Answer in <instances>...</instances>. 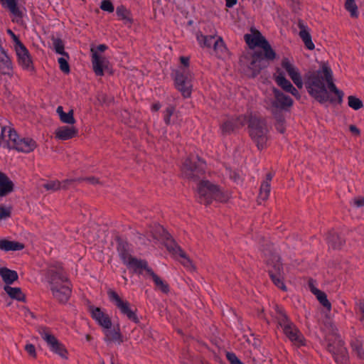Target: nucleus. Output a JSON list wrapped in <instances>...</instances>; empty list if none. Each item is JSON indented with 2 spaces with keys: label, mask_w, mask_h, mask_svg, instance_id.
Here are the masks:
<instances>
[{
  "label": "nucleus",
  "mask_w": 364,
  "mask_h": 364,
  "mask_svg": "<svg viewBox=\"0 0 364 364\" xmlns=\"http://www.w3.org/2000/svg\"><path fill=\"white\" fill-rule=\"evenodd\" d=\"M293 82L299 89L303 87L304 84L309 95L319 103L330 102H334L336 100L331 97L328 89L337 97V102L341 104L344 93L338 90L333 82V75L331 69L323 65L321 70L309 71L304 75V82L299 70L290 77Z\"/></svg>",
  "instance_id": "nucleus-1"
},
{
  "label": "nucleus",
  "mask_w": 364,
  "mask_h": 364,
  "mask_svg": "<svg viewBox=\"0 0 364 364\" xmlns=\"http://www.w3.org/2000/svg\"><path fill=\"white\" fill-rule=\"evenodd\" d=\"M251 33L245 35L244 38L250 48L259 47L262 51H255L250 56L245 55L240 61L247 64L246 74L250 77H255L261 70L269 65V61H273L277 54L269 43L256 28L250 29Z\"/></svg>",
  "instance_id": "nucleus-2"
},
{
  "label": "nucleus",
  "mask_w": 364,
  "mask_h": 364,
  "mask_svg": "<svg viewBox=\"0 0 364 364\" xmlns=\"http://www.w3.org/2000/svg\"><path fill=\"white\" fill-rule=\"evenodd\" d=\"M46 279L53 299L61 304H66L71 296L72 290L63 268L60 264L50 265Z\"/></svg>",
  "instance_id": "nucleus-3"
},
{
  "label": "nucleus",
  "mask_w": 364,
  "mask_h": 364,
  "mask_svg": "<svg viewBox=\"0 0 364 364\" xmlns=\"http://www.w3.org/2000/svg\"><path fill=\"white\" fill-rule=\"evenodd\" d=\"M196 192L198 203L205 206L213 200L227 203L231 198L230 192L221 190L218 185L205 178L196 184Z\"/></svg>",
  "instance_id": "nucleus-4"
},
{
  "label": "nucleus",
  "mask_w": 364,
  "mask_h": 364,
  "mask_svg": "<svg viewBox=\"0 0 364 364\" xmlns=\"http://www.w3.org/2000/svg\"><path fill=\"white\" fill-rule=\"evenodd\" d=\"M248 132L250 136L259 151L267 147L269 129L264 119L251 116L249 120Z\"/></svg>",
  "instance_id": "nucleus-5"
},
{
  "label": "nucleus",
  "mask_w": 364,
  "mask_h": 364,
  "mask_svg": "<svg viewBox=\"0 0 364 364\" xmlns=\"http://www.w3.org/2000/svg\"><path fill=\"white\" fill-rule=\"evenodd\" d=\"M266 255V267L271 280L276 287L282 291H287V288L284 283V269L280 256L271 251Z\"/></svg>",
  "instance_id": "nucleus-6"
},
{
  "label": "nucleus",
  "mask_w": 364,
  "mask_h": 364,
  "mask_svg": "<svg viewBox=\"0 0 364 364\" xmlns=\"http://www.w3.org/2000/svg\"><path fill=\"white\" fill-rule=\"evenodd\" d=\"M277 322L284 335L297 347L304 345V338L296 325L290 321L284 311L276 306Z\"/></svg>",
  "instance_id": "nucleus-7"
},
{
  "label": "nucleus",
  "mask_w": 364,
  "mask_h": 364,
  "mask_svg": "<svg viewBox=\"0 0 364 364\" xmlns=\"http://www.w3.org/2000/svg\"><path fill=\"white\" fill-rule=\"evenodd\" d=\"M183 176L189 181L197 184L205 178L203 164L197 157H188L181 167Z\"/></svg>",
  "instance_id": "nucleus-8"
},
{
  "label": "nucleus",
  "mask_w": 364,
  "mask_h": 364,
  "mask_svg": "<svg viewBox=\"0 0 364 364\" xmlns=\"http://www.w3.org/2000/svg\"><path fill=\"white\" fill-rule=\"evenodd\" d=\"M193 75L188 68H180L175 71L174 85L184 98H189L193 90Z\"/></svg>",
  "instance_id": "nucleus-9"
},
{
  "label": "nucleus",
  "mask_w": 364,
  "mask_h": 364,
  "mask_svg": "<svg viewBox=\"0 0 364 364\" xmlns=\"http://www.w3.org/2000/svg\"><path fill=\"white\" fill-rule=\"evenodd\" d=\"M43 340L46 343L51 352L58 355L62 359H68V350L63 343L58 341V339L53 335L49 328L46 327H41L38 330Z\"/></svg>",
  "instance_id": "nucleus-10"
},
{
  "label": "nucleus",
  "mask_w": 364,
  "mask_h": 364,
  "mask_svg": "<svg viewBox=\"0 0 364 364\" xmlns=\"http://www.w3.org/2000/svg\"><path fill=\"white\" fill-rule=\"evenodd\" d=\"M272 92L274 97L269 105L271 112L277 113L289 111L293 105V100L277 88L273 87Z\"/></svg>",
  "instance_id": "nucleus-11"
},
{
  "label": "nucleus",
  "mask_w": 364,
  "mask_h": 364,
  "mask_svg": "<svg viewBox=\"0 0 364 364\" xmlns=\"http://www.w3.org/2000/svg\"><path fill=\"white\" fill-rule=\"evenodd\" d=\"M328 341L327 349L333 354L335 361L338 364H344L348 359V352L343 342L336 335H333L332 338H328Z\"/></svg>",
  "instance_id": "nucleus-12"
},
{
  "label": "nucleus",
  "mask_w": 364,
  "mask_h": 364,
  "mask_svg": "<svg viewBox=\"0 0 364 364\" xmlns=\"http://www.w3.org/2000/svg\"><path fill=\"white\" fill-rule=\"evenodd\" d=\"M92 53V67L95 74L97 76H102L105 73L109 75L113 74V70L108 59L102 55H100L95 48H91Z\"/></svg>",
  "instance_id": "nucleus-13"
},
{
  "label": "nucleus",
  "mask_w": 364,
  "mask_h": 364,
  "mask_svg": "<svg viewBox=\"0 0 364 364\" xmlns=\"http://www.w3.org/2000/svg\"><path fill=\"white\" fill-rule=\"evenodd\" d=\"M109 299L115 303L117 308L119 309L121 313L125 315L129 320L135 323H139V319L135 311L130 309V304L127 301H123L117 293L112 289L107 291Z\"/></svg>",
  "instance_id": "nucleus-14"
},
{
  "label": "nucleus",
  "mask_w": 364,
  "mask_h": 364,
  "mask_svg": "<svg viewBox=\"0 0 364 364\" xmlns=\"http://www.w3.org/2000/svg\"><path fill=\"white\" fill-rule=\"evenodd\" d=\"M19 65L23 69L33 73L35 68L28 49L22 43L14 47Z\"/></svg>",
  "instance_id": "nucleus-15"
},
{
  "label": "nucleus",
  "mask_w": 364,
  "mask_h": 364,
  "mask_svg": "<svg viewBox=\"0 0 364 364\" xmlns=\"http://www.w3.org/2000/svg\"><path fill=\"white\" fill-rule=\"evenodd\" d=\"M326 241L328 246L334 250H341L346 244L345 235L334 229L327 232Z\"/></svg>",
  "instance_id": "nucleus-16"
},
{
  "label": "nucleus",
  "mask_w": 364,
  "mask_h": 364,
  "mask_svg": "<svg viewBox=\"0 0 364 364\" xmlns=\"http://www.w3.org/2000/svg\"><path fill=\"white\" fill-rule=\"evenodd\" d=\"M105 334V341L108 346L117 345L119 346L124 342V336L121 333L119 325H117L113 328L111 327L105 328L103 329Z\"/></svg>",
  "instance_id": "nucleus-17"
},
{
  "label": "nucleus",
  "mask_w": 364,
  "mask_h": 364,
  "mask_svg": "<svg viewBox=\"0 0 364 364\" xmlns=\"http://www.w3.org/2000/svg\"><path fill=\"white\" fill-rule=\"evenodd\" d=\"M198 40L203 42V46L208 48L213 46L214 50L217 53H224L226 51V48L222 38L219 37L218 39L215 38V36H198Z\"/></svg>",
  "instance_id": "nucleus-18"
},
{
  "label": "nucleus",
  "mask_w": 364,
  "mask_h": 364,
  "mask_svg": "<svg viewBox=\"0 0 364 364\" xmlns=\"http://www.w3.org/2000/svg\"><path fill=\"white\" fill-rule=\"evenodd\" d=\"M274 78L277 84L281 87L284 91L291 93L297 99H300L301 96L299 91L293 86L291 82L284 77L282 72L277 70V74L274 75Z\"/></svg>",
  "instance_id": "nucleus-19"
},
{
  "label": "nucleus",
  "mask_w": 364,
  "mask_h": 364,
  "mask_svg": "<svg viewBox=\"0 0 364 364\" xmlns=\"http://www.w3.org/2000/svg\"><path fill=\"white\" fill-rule=\"evenodd\" d=\"M90 312L93 319L105 329L112 327V321L109 316L103 312L100 308L91 306L89 307Z\"/></svg>",
  "instance_id": "nucleus-20"
},
{
  "label": "nucleus",
  "mask_w": 364,
  "mask_h": 364,
  "mask_svg": "<svg viewBox=\"0 0 364 364\" xmlns=\"http://www.w3.org/2000/svg\"><path fill=\"white\" fill-rule=\"evenodd\" d=\"M272 178L273 174L270 172L267 173L266 174L265 179L261 183L259 195L257 200L258 205H262L269 198Z\"/></svg>",
  "instance_id": "nucleus-21"
},
{
  "label": "nucleus",
  "mask_w": 364,
  "mask_h": 364,
  "mask_svg": "<svg viewBox=\"0 0 364 364\" xmlns=\"http://www.w3.org/2000/svg\"><path fill=\"white\" fill-rule=\"evenodd\" d=\"M297 26L299 28V36L302 40L305 47L309 50H314L315 46L312 41L308 26L301 19L298 20Z\"/></svg>",
  "instance_id": "nucleus-22"
},
{
  "label": "nucleus",
  "mask_w": 364,
  "mask_h": 364,
  "mask_svg": "<svg viewBox=\"0 0 364 364\" xmlns=\"http://www.w3.org/2000/svg\"><path fill=\"white\" fill-rule=\"evenodd\" d=\"M78 134L77 129L74 126H63L58 127L55 132L56 139L62 141L71 139Z\"/></svg>",
  "instance_id": "nucleus-23"
},
{
  "label": "nucleus",
  "mask_w": 364,
  "mask_h": 364,
  "mask_svg": "<svg viewBox=\"0 0 364 364\" xmlns=\"http://www.w3.org/2000/svg\"><path fill=\"white\" fill-rule=\"evenodd\" d=\"M15 189L14 182L8 177V176L0 171V198L5 197Z\"/></svg>",
  "instance_id": "nucleus-24"
},
{
  "label": "nucleus",
  "mask_w": 364,
  "mask_h": 364,
  "mask_svg": "<svg viewBox=\"0 0 364 364\" xmlns=\"http://www.w3.org/2000/svg\"><path fill=\"white\" fill-rule=\"evenodd\" d=\"M128 268L132 269L133 271L138 274H142L143 271H145L146 275L148 274V269H151L148 266V263L144 259H139L134 257H133L126 264Z\"/></svg>",
  "instance_id": "nucleus-25"
},
{
  "label": "nucleus",
  "mask_w": 364,
  "mask_h": 364,
  "mask_svg": "<svg viewBox=\"0 0 364 364\" xmlns=\"http://www.w3.org/2000/svg\"><path fill=\"white\" fill-rule=\"evenodd\" d=\"M37 146L36 141L31 138H22L18 141L14 149L18 151L24 153H30L33 151Z\"/></svg>",
  "instance_id": "nucleus-26"
},
{
  "label": "nucleus",
  "mask_w": 364,
  "mask_h": 364,
  "mask_svg": "<svg viewBox=\"0 0 364 364\" xmlns=\"http://www.w3.org/2000/svg\"><path fill=\"white\" fill-rule=\"evenodd\" d=\"M12 63L5 50H0V74L9 75Z\"/></svg>",
  "instance_id": "nucleus-27"
},
{
  "label": "nucleus",
  "mask_w": 364,
  "mask_h": 364,
  "mask_svg": "<svg viewBox=\"0 0 364 364\" xmlns=\"http://www.w3.org/2000/svg\"><path fill=\"white\" fill-rule=\"evenodd\" d=\"M221 133L223 136L234 134L239 129L238 124L235 122L234 118L224 120L220 125Z\"/></svg>",
  "instance_id": "nucleus-28"
},
{
  "label": "nucleus",
  "mask_w": 364,
  "mask_h": 364,
  "mask_svg": "<svg viewBox=\"0 0 364 364\" xmlns=\"http://www.w3.org/2000/svg\"><path fill=\"white\" fill-rule=\"evenodd\" d=\"M0 276L5 283V285L10 286L18 279V273L15 270H11L7 267L0 268Z\"/></svg>",
  "instance_id": "nucleus-29"
},
{
  "label": "nucleus",
  "mask_w": 364,
  "mask_h": 364,
  "mask_svg": "<svg viewBox=\"0 0 364 364\" xmlns=\"http://www.w3.org/2000/svg\"><path fill=\"white\" fill-rule=\"evenodd\" d=\"M24 247L23 243L17 241H11L6 239L0 240V250L6 252L21 250Z\"/></svg>",
  "instance_id": "nucleus-30"
},
{
  "label": "nucleus",
  "mask_w": 364,
  "mask_h": 364,
  "mask_svg": "<svg viewBox=\"0 0 364 364\" xmlns=\"http://www.w3.org/2000/svg\"><path fill=\"white\" fill-rule=\"evenodd\" d=\"M4 290L11 299H16L19 301H26V295L21 288L4 285Z\"/></svg>",
  "instance_id": "nucleus-31"
},
{
  "label": "nucleus",
  "mask_w": 364,
  "mask_h": 364,
  "mask_svg": "<svg viewBox=\"0 0 364 364\" xmlns=\"http://www.w3.org/2000/svg\"><path fill=\"white\" fill-rule=\"evenodd\" d=\"M56 112L59 116L60 120L63 123L71 125L75 123L73 109H70L68 113H66L63 111L62 106H58L57 107Z\"/></svg>",
  "instance_id": "nucleus-32"
},
{
  "label": "nucleus",
  "mask_w": 364,
  "mask_h": 364,
  "mask_svg": "<svg viewBox=\"0 0 364 364\" xmlns=\"http://www.w3.org/2000/svg\"><path fill=\"white\" fill-rule=\"evenodd\" d=\"M147 276L152 279L156 288L160 289L164 294H168L169 292L168 284L156 274L152 269H148Z\"/></svg>",
  "instance_id": "nucleus-33"
},
{
  "label": "nucleus",
  "mask_w": 364,
  "mask_h": 364,
  "mask_svg": "<svg viewBox=\"0 0 364 364\" xmlns=\"http://www.w3.org/2000/svg\"><path fill=\"white\" fill-rule=\"evenodd\" d=\"M275 119L274 127L280 134L286 132V120L282 112L272 113Z\"/></svg>",
  "instance_id": "nucleus-34"
},
{
  "label": "nucleus",
  "mask_w": 364,
  "mask_h": 364,
  "mask_svg": "<svg viewBox=\"0 0 364 364\" xmlns=\"http://www.w3.org/2000/svg\"><path fill=\"white\" fill-rule=\"evenodd\" d=\"M116 14L125 23H129L130 25L133 23V18L131 16L130 11L123 5L117 7Z\"/></svg>",
  "instance_id": "nucleus-35"
},
{
  "label": "nucleus",
  "mask_w": 364,
  "mask_h": 364,
  "mask_svg": "<svg viewBox=\"0 0 364 364\" xmlns=\"http://www.w3.org/2000/svg\"><path fill=\"white\" fill-rule=\"evenodd\" d=\"M50 39L53 42V48L55 51L58 54L62 55L63 56H65L68 59H69V54L65 51V45L62 39H60V38H56L54 36H52L50 37Z\"/></svg>",
  "instance_id": "nucleus-36"
},
{
  "label": "nucleus",
  "mask_w": 364,
  "mask_h": 364,
  "mask_svg": "<svg viewBox=\"0 0 364 364\" xmlns=\"http://www.w3.org/2000/svg\"><path fill=\"white\" fill-rule=\"evenodd\" d=\"M344 7L349 12L351 18H357L358 17V8L355 0H346Z\"/></svg>",
  "instance_id": "nucleus-37"
},
{
  "label": "nucleus",
  "mask_w": 364,
  "mask_h": 364,
  "mask_svg": "<svg viewBox=\"0 0 364 364\" xmlns=\"http://www.w3.org/2000/svg\"><path fill=\"white\" fill-rule=\"evenodd\" d=\"M119 257L123 261L124 264H126L133 256L130 254L128 245L127 244H120L118 247Z\"/></svg>",
  "instance_id": "nucleus-38"
},
{
  "label": "nucleus",
  "mask_w": 364,
  "mask_h": 364,
  "mask_svg": "<svg viewBox=\"0 0 364 364\" xmlns=\"http://www.w3.org/2000/svg\"><path fill=\"white\" fill-rule=\"evenodd\" d=\"M16 1L17 0H2V4L6 6L14 15L21 17L22 13L17 7Z\"/></svg>",
  "instance_id": "nucleus-39"
},
{
  "label": "nucleus",
  "mask_w": 364,
  "mask_h": 364,
  "mask_svg": "<svg viewBox=\"0 0 364 364\" xmlns=\"http://www.w3.org/2000/svg\"><path fill=\"white\" fill-rule=\"evenodd\" d=\"M348 105L350 108L355 110L360 109L363 107L362 100L353 95L348 97Z\"/></svg>",
  "instance_id": "nucleus-40"
},
{
  "label": "nucleus",
  "mask_w": 364,
  "mask_h": 364,
  "mask_svg": "<svg viewBox=\"0 0 364 364\" xmlns=\"http://www.w3.org/2000/svg\"><path fill=\"white\" fill-rule=\"evenodd\" d=\"M317 299L319 301L321 304L325 308H326L328 311L331 309V304L330 301L327 299V296L325 292L319 290L317 291L316 294H314Z\"/></svg>",
  "instance_id": "nucleus-41"
},
{
  "label": "nucleus",
  "mask_w": 364,
  "mask_h": 364,
  "mask_svg": "<svg viewBox=\"0 0 364 364\" xmlns=\"http://www.w3.org/2000/svg\"><path fill=\"white\" fill-rule=\"evenodd\" d=\"M282 66L287 71L289 76H292L298 71V69L292 65L287 58H284L282 60Z\"/></svg>",
  "instance_id": "nucleus-42"
},
{
  "label": "nucleus",
  "mask_w": 364,
  "mask_h": 364,
  "mask_svg": "<svg viewBox=\"0 0 364 364\" xmlns=\"http://www.w3.org/2000/svg\"><path fill=\"white\" fill-rule=\"evenodd\" d=\"M226 175L235 183L242 181V174L239 171L226 168Z\"/></svg>",
  "instance_id": "nucleus-43"
},
{
  "label": "nucleus",
  "mask_w": 364,
  "mask_h": 364,
  "mask_svg": "<svg viewBox=\"0 0 364 364\" xmlns=\"http://www.w3.org/2000/svg\"><path fill=\"white\" fill-rule=\"evenodd\" d=\"M179 256L183 259V261H181V264L188 269L191 271H196V267L193 264V261L188 257V255L185 253L184 251H181V254Z\"/></svg>",
  "instance_id": "nucleus-44"
},
{
  "label": "nucleus",
  "mask_w": 364,
  "mask_h": 364,
  "mask_svg": "<svg viewBox=\"0 0 364 364\" xmlns=\"http://www.w3.org/2000/svg\"><path fill=\"white\" fill-rule=\"evenodd\" d=\"M351 346H352L353 353H355L357 357L359 359H363L364 358V350H363L362 343L358 341H355L352 343Z\"/></svg>",
  "instance_id": "nucleus-45"
},
{
  "label": "nucleus",
  "mask_w": 364,
  "mask_h": 364,
  "mask_svg": "<svg viewBox=\"0 0 364 364\" xmlns=\"http://www.w3.org/2000/svg\"><path fill=\"white\" fill-rule=\"evenodd\" d=\"M167 250L174 255H180L181 251H183L181 247L173 240L167 241L166 244Z\"/></svg>",
  "instance_id": "nucleus-46"
},
{
  "label": "nucleus",
  "mask_w": 364,
  "mask_h": 364,
  "mask_svg": "<svg viewBox=\"0 0 364 364\" xmlns=\"http://www.w3.org/2000/svg\"><path fill=\"white\" fill-rule=\"evenodd\" d=\"M43 188L47 191H57L61 189V182L55 181H50L43 184Z\"/></svg>",
  "instance_id": "nucleus-47"
},
{
  "label": "nucleus",
  "mask_w": 364,
  "mask_h": 364,
  "mask_svg": "<svg viewBox=\"0 0 364 364\" xmlns=\"http://www.w3.org/2000/svg\"><path fill=\"white\" fill-rule=\"evenodd\" d=\"M350 205L356 209L364 208V196H358L352 198Z\"/></svg>",
  "instance_id": "nucleus-48"
},
{
  "label": "nucleus",
  "mask_w": 364,
  "mask_h": 364,
  "mask_svg": "<svg viewBox=\"0 0 364 364\" xmlns=\"http://www.w3.org/2000/svg\"><path fill=\"white\" fill-rule=\"evenodd\" d=\"M58 62L60 65V69L62 72L65 74H68L70 72V65L68 60L63 57L59 58Z\"/></svg>",
  "instance_id": "nucleus-49"
},
{
  "label": "nucleus",
  "mask_w": 364,
  "mask_h": 364,
  "mask_svg": "<svg viewBox=\"0 0 364 364\" xmlns=\"http://www.w3.org/2000/svg\"><path fill=\"white\" fill-rule=\"evenodd\" d=\"M11 209L12 208L11 206L5 207L3 205H0V220L10 218Z\"/></svg>",
  "instance_id": "nucleus-50"
},
{
  "label": "nucleus",
  "mask_w": 364,
  "mask_h": 364,
  "mask_svg": "<svg viewBox=\"0 0 364 364\" xmlns=\"http://www.w3.org/2000/svg\"><path fill=\"white\" fill-rule=\"evenodd\" d=\"M100 9L109 13L113 12L114 10V7L110 0H103L101 3Z\"/></svg>",
  "instance_id": "nucleus-51"
},
{
  "label": "nucleus",
  "mask_w": 364,
  "mask_h": 364,
  "mask_svg": "<svg viewBox=\"0 0 364 364\" xmlns=\"http://www.w3.org/2000/svg\"><path fill=\"white\" fill-rule=\"evenodd\" d=\"M9 141L13 143V147L16 145L18 141L20 139L16 132L11 129H9Z\"/></svg>",
  "instance_id": "nucleus-52"
},
{
  "label": "nucleus",
  "mask_w": 364,
  "mask_h": 364,
  "mask_svg": "<svg viewBox=\"0 0 364 364\" xmlns=\"http://www.w3.org/2000/svg\"><path fill=\"white\" fill-rule=\"evenodd\" d=\"M226 358L230 364H243L233 353L227 352Z\"/></svg>",
  "instance_id": "nucleus-53"
},
{
  "label": "nucleus",
  "mask_w": 364,
  "mask_h": 364,
  "mask_svg": "<svg viewBox=\"0 0 364 364\" xmlns=\"http://www.w3.org/2000/svg\"><path fill=\"white\" fill-rule=\"evenodd\" d=\"M250 117H248L246 115H240L237 118H234L235 122L238 124L239 129L242 127L249 120Z\"/></svg>",
  "instance_id": "nucleus-54"
},
{
  "label": "nucleus",
  "mask_w": 364,
  "mask_h": 364,
  "mask_svg": "<svg viewBox=\"0 0 364 364\" xmlns=\"http://www.w3.org/2000/svg\"><path fill=\"white\" fill-rule=\"evenodd\" d=\"M174 110H175V109L172 106H170V107H167L166 109L165 116H164V121H165L166 124H170L171 117L173 114Z\"/></svg>",
  "instance_id": "nucleus-55"
},
{
  "label": "nucleus",
  "mask_w": 364,
  "mask_h": 364,
  "mask_svg": "<svg viewBox=\"0 0 364 364\" xmlns=\"http://www.w3.org/2000/svg\"><path fill=\"white\" fill-rule=\"evenodd\" d=\"M26 352L33 358H36L37 356L36 348L33 344H27L25 346Z\"/></svg>",
  "instance_id": "nucleus-56"
},
{
  "label": "nucleus",
  "mask_w": 364,
  "mask_h": 364,
  "mask_svg": "<svg viewBox=\"0 0 364 364\" xmlns=\"http://www.w3.org/2000/svg\"><path fill=\"white\" fill-rule=\"evenodd\" d=\"M7 33L12 38V39H13V41L14 42V47L22 44V43L19 40L18 37L16 35H15L14 33L11 29H8L7 30Z\"/></svg>",
  "instance_id": "nucleus-57"
},
{
  "label": "nucleus",
  "mask_w": 364,
  "mask_h": 364,
  "mask_svg": "<svg viewBox=\"0 0 364 364\" xmlns=\"http://www.w3.org/2000/svg\"><path fill=\"white\" fill-rule=\"evenodd\" d=\"M21 311H22V314L23 316H25V317L31 316L33 319L36 318V316L34 315V314L33 312H31L30 311V309L28 308H27L26 306H22Z\"/></svg>",
  "instance_id": "nucleus-58"
},
{
  "label": "nucleus",
  "mask_w": 364,
  "mask_h": 364,
  "mask_svg": "<svg viewBox=\"0 0 364 364\" xmlns=\"http://www.w3.org/2000/svg\"><path fill=\"white\" fill-rule=\"evenodd\" d=\"M76 181H80V179H66L64 180L63 182H61V188L66 190L68 188V185L71 184L72 183Z\"/></svg>",
  "instance_id": "nucleus-59"
},
{
  "label": "nucleus",
  "mask_w": 364,
  "mask_h": 364,
  "mask_svg": "<svg viewBox=\"0 0 364 364\" xmlns=\"http://www.w3.org/2000/svg\"><path fill=\"white\" fill-rule=\"evenodd\" d=\"M314 281L312 279H310L308 282L309 287L311 290V291L313 294H316L317 291H319L315 286H314Z\"/></svg>",
  "instance_id": "nucleus-60"
},
{
  "label": "nucleus",
  "mask_w": 364,
  "mask_h": 364,
  "mask_svg": "<svg viewBox=\"0 0 364 364\" xmlns=\"http://www.w3.org/2000/svg\"><path fill=\"white\" fill-rule=\"evenodd\" d=\"M349 129H350V132L353 134H354L355 136H358L360 134V132L359 129L355 125H353V124L350 125Z\"/></svg>",
  "instance_id": "nucleus-61"
},
{
  "label": "nucleus",
  "mask_w": 364,
  "mask_h": 364,
  "mask_svg": "<svg viewBox=\"0 0 364 364\" xmlns=\"http://www.w3.org/2000/svg\"><path fill=\"white\" fill-rule=\"evenodd\" d=\"M357 305L359 308L360 311L363 314L361 320H363L364 319V300L359 301V302L358 303Z\"/></svg>",
  "instance_id": "nucleus-62"
},
{
  "label": "nucleus",
  "mask_w": 364,
  "mask_h": 364,
  "mask_svg": "<svg viewBox=\"0 0 364 364\" xmlns=\"http://www.w3.org/2000/svg\"><path fill=\"white\" fill-rule=\"evenodd\" d=\"M180 61L181 63L185 66V67H188V65H189V58L188 57H184V56H181L180 58Z\"/></svg>",
  "instance_id": "nucleus-63"
},
{
  "label": "nucleus",
  "mask_w": 364,
  "mask_h": 364,
  "mask_svg": "<svg viewBox=\"0 0 364 364\" xmlns=\"http://www.w3.org/2000/svg\"><path fill=\"white\" fill-rule=\"evenodd\" d=\"M237 0H225L226 6L228 8H231L237 4Z\"/></svg>",
  "instance_id": "nucleus-64"
}]
</instances>
